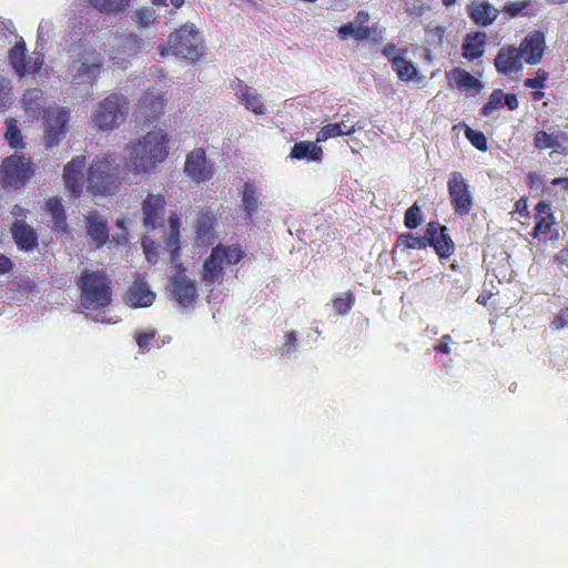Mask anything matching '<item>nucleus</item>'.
I'll return each mask as SVG.
<instances>
[{
	"label": "nucleus",
	"mask_w": 568,
	"mask_h": 568,
	"mask_svg": "<svg viewBox=\"0 0 568 568\" xmlns=\"http://www.w3.org/2000/svg\"><path fill=\"white\" fill-rule=\"evenodd\" d=\"M155 334V331H143L138 333L135 338L138 347L142 349L146 348L149 344L154 341Z\"/></svg>",
	"instance_id": "49"
},
{
	"label": "nucleus",
	"mask_w": 568,
	"mask_h": 568,
	"mask_svg": "<svg viewBox=\"0 0 568 568\" xmlns=\"http://www.w3.org/2000/svg\"><path fill=\"white\" fill-rule=\"evenodd\" d=\"M165 200L162 194L149 193L143 201V225L148 231H153L163 221Z\"/></svg>",
	"instance_id": "19"
},
{
	"label": "nucleus",
	"mask_w": 568,
	"mask_h": 568,
	"mask_svg": "<svg viewBox=\"0 0 568 568\" xmlns=\"http://www.w3.org/2000/svg\"><path fill=\"white\" fill-rule=\"evenodd\" d=\"M131 0H89L91 7L100 12L118 13L128 9Z\"/></svg>",
	"instance_id": "38"
},
{
	"label": "nucleus",
	"mask_w": 568,
	"mask_h": 568,
	"mask_svg": "<svg viewBox=\"0 0 568 568\" xmlns=\"http://www.w3.org/2000/svg\"><path fill=\"white\" fill-rule=\"evenodd\" d=\"M523 58L515 45L501 48L495 58V67L498 73L509 75L521 70Z\"/></svg>",
	"instance_id": "23"
},
{
	"label": "nucleus",
	"mask_w": 568,
	"mask_h": 568,
	"mask_svg": "<svg viewBox=\"0 0 568 568\" xmlns=\"http://www.w3.org/2000/svg\"><path fill=\"white\" fill-rule=\"evenodd\" d=\"M527 185L530 190H538L541 184L542 180L539 173L536 172H529L527 173Z\"/></svg>",
	"instance_id": "53"
},
{
	"label": "nucleus",
	"mask_w": 568,
	"mask_h": 568,
	"mask_svg": "<svg viewBox=\"0 0 568 568\" xmlns=\"http://www.w3.org/2000/svg\"><path fill=\"white\" fill-rule=\"evenodd\" d=\"M87 165L85 155H75L70 160L63 171V181L65 190L71 196L78 199L84 187V168Z\"/></svg>",
	"instance_id": "13"
},
{
	"label": "nucleus",
	"mask_w": 568,
	"mask_h": 568,
	"mask_svg": "<svg viewBox=\"0 0 568 568\" xmlns=\"http://www.w3.org/2000/svg\"><path fill=\"white\" fill-rule=\"evenodd\" d=\"M550 184L554 186H560L565 191H568V176L556 178L552 180V182H550Z\"/></svg>",
	"instance_id": "64"
},
{
	"label": "nucleus",
	"mask_w": 568,
	"mask_h": 568,
	"mask_svg": "<svg viewBox=\"0 0 568 568\" xmlns=\"http://www.w3.org/2000/svg\"><path fill=\"white\" fill-rule=\"evenodd\" d=\"M427 235L429 240L428 246L435 248V252L440 260H448L456 250V245L448 234L447 226H443L438 222L432 221L427 224Z\"/></svg>",
	"instance_id": "14"
},
{
	"label": "nucleus",
	"mask_w": 568,
	"mask_h": 568,
	"mask_svg": "<svg viewBox=\"0 0 568 568\" xmlns=\"http://www.w3.org/2000/svg\"><path fill=\"white\" fill-rule=\"evenodd\" d=\"M524 61L529 65L538 64L546 51V38L542 32L535 30L529 32L517 48Z\"/></svg>",
	"instance_id": "16"
},
{
	"label": "nucleus",
	"mask_w": 568,
	"mask_h": 568,
	"mask_svg": "<svg viewBox=\"0 0 568 568\" xmlns=\"http://www.w3.org/2000/svg\"><path fill=\"white\" fill-rule=\"evenodd\" d=\"M447 78L455 81L460 91L479 90L481 88L480 81L465 69H453L447 72Z\"/></svg>",
	"instance_id": "30"
},
{
	"label": "nucleus",
	"mask_w": 568,
	"mask_h": 568,
	"mask_svg": "<svg viewBox=\"0 0 568 568\" xmlns=\"http://www.w3.org/2000/svg\"><path fill=\"white\" fill-rule=\"evenodd\" d=\"M184 172L196 183H204L214 174L213 164L207 161L203 148H196L186 155Z\"/></svg>",
	"instance_id": "12"
},
{
	"label": "nucleus",
	"mask_w": 568,
	"mask_h": 568,
	"mask_svg": "<svg viewBox=\"0 0 568 568\" xmlns=\"http://www.w3.org/2000/svg\"><path fill=\"white\" fill-rule=\"evenodd\" d=\"M237 93L241 94L242 103L244 104L246 110L255 114L265 113V106L261 100V97L255 94V92L252 91L251 87L241 83Z\"/></svg>",
	"instance_id": "34"
},
{
	"label": "nucleus",
	"mask_w": 568,
	"mask_h": 568,
	"mask_svg": "<svg viewBox=\"0 0 568 568\" xmlns=\"http://www.w3.org/2000/svg\"><path fill=\"white\" fill-rule=\"evenodd\" d=\"M371 16L366 10H359L357 14H355L354 22L357 26H367Z\"/></svg>",
	"instance_id": "57"
},
{
	"label": "nucleus",
	"mask_w": 568,
	"mask_h": 568,
	"mask_svg": "<svg viewBox=\"0 0 568 568\" xmlns=\"http://www.w3.org/2000/svg\"><path fill=\"white\" fill-rule=\"evenodd\" d=\"M153 20H154V14L150 10L140 9L135 12V21L138 22L139 26H141L143 28H146L148 26H150L153 22Z\"/></svg>",
	"instance_id": "50"
},
{
	"label": "nucleus",
	"mask_w": 568,
	"mask_h": 568,
	"mask_svg": "<svg viewBox=\"0 0 568 568\" xmlns=\"http://www.w3.org/2000/svg\"><path fill=\"white\" fill-rule=\"evenodd\" d=\"M566 326H568V322H567L565 315L560 312L559 314L556 315V317L552 322V327L557 331H560V329L565 328Z\"/></svg>",
	"instance_id": "59"
},
{
	"label": "nucleus",
	"mask_w": 568,
	"mask_h": 568,
	"mask_svg": "<svg viewBox=\"0 0 568 568\" xmlns=\"http://www.w3.org/2000/svg\"><path fill=\"white\" fill-rule=\"evenodd\" d=\"M447 190L452 210L459 217L467 216L473 210V196L469 185L460 172L449 173Z\"/></svg>",
	"instance_id": "10"
},
{
	"label": "nucleus",
	"mask_w": 568,
	"mask_h": 568,
	"mask_svg": "<svg viewBox=\"0 0 568 568\" xmlns=\"http://www.w3.org/2000/svg\"><path fill=\"white\" fill-rule=\"evenodd\" d=\"M186 268L182 263H176V272L169 282V292L175 302L187 307L194 304L196 298V286L192 278L186 276Z\"/></svg>",
	"instance_id": "11"
},
{
	"label": "nucleus",
	"mask_w": 568,
	"mask_h": 568,
	"mask_svg": "<svg viewBox=\"0 0 568 568\" xmlns=\"http://www.w3.org/2000/svg\"><path fill=\"white\" fill-rule=\"evenodd\" d=\"M467 13L474 24L487 28L496 21L499 10L488 0H474L467 6Z\"/></svg>",
	"instance_id": "21"
},
{
	"label": "nucleus",
	"mask_w": 568,
	"mask_h": 568,
	"mask_svg": "<svg viewBox=\"0 0 568 568\" xmlns=\"http://www.w3.org/2000/svg\"><path fill=\"white\" fill-rule=\"evenodd\" d=\"M141 44V39L135 34L124 36L122 41L116 45L113 53L110 54V60L119 69H125L129 58L133 57Z\"/></svg>",
	"instance_id": "25"
},
{
	"label": "nucleus",
	"mask_w": 568,
	"mask_h": 568,
	"mask_svg": "<svg viewBox=\"0 0 568 568\" xmlns=\"http://www.w3.org/2000/svg\"><path fill=\"white\" fill-rule=\"evenodd\" d=\"M103 68V54L94 47L79 41L71 48L70 74L72 83L93 87L97 84Z\"/></svg>",
	"instance_id": "3"
},
{
	"label": "nucleus",
	"mask_w": 568,
	"mask_h": 568,
	"mask_svg": "<svg viewBox=\"0 0 568 568\" xmlns=\"http://www.w3.org/2000/svg\"><path fill=\"white\" fill-rule=\"evenodd\" d=\"M530 7V0H519L507 2L504 7V11L510 17H526L529 14L528 9Z\"/></svg>",
	"instance_id": "44"
},
{
	"label": "nucleus",
	"mask_w": 568,
	"mask_h": 568,
	"mask_svg": "<svg viewBox=\"0 0 568 568\" xmlns=\"http://www.w3.org/2000/svg\"><path fill=\"white\" fill-rule=\"evenodd\" d=\"M373 29L368 26H357L353 22H347L338 28V38L341 40H348L353 38L355 41L368 40L372 37Z\"/></svg>",
	"instance_id": "33"
},
{
	"label": "nucleus",
	"mask_w": 568,
	"mask_h": 568,
	"mask_svg": "<svg viewBox=\"0 0 568 568\" xmlns=\"http://www.w3.org/2000/svg\"><path fill=\"white\" fill-rule=\"evenodd\" d=\"M129 102L125 95L112 93L99 102L93 112V122L100 131H113L125 121Z\"/></svg>",
	"instance_id": "7"
},
{
	"label": "nucleus",
	"mask_w": 568,
	"mask_h": 568,
	"mask_svg": "<svg viewBox=\"0 0 568 568\" xmlns=\"http://www.w3.org/2000/svg\"><path fill=\"white\" fill-rule=\"evenodd\" d=\"M169 49L189 61H200L204 53V42L201 34L192 27L176 29L168 39Z\"/></svg>",
	"instance_id": "8"
},
{
	"label": "nucleus",
	"mask_w": 568,
	"mask_h": 568,
	"mask_svg": "<svg viewBox=\"0 0 568 568\" xmlns=\"http://www.w3.org/2000/svg\"><path fill=\"white\" fill-rule=\"evenodd\" d=\"M241 194L245 220L252 222L253 215L258 206V195L254 184L251 182H244Z\"/></svg>",
	"instance_id": "31"
},
{
	"label": "nucleus",
	"mask_w": 568,
	"mask_h": 568,
	"mask_svg": "<svg viewBox=\"0 0 568 568\" xmlns=\"http://www.w3.org/2000/svg\"><path fill=\"white\" fill-rule=\"evenodd\" d=\"M245 256L240 244H217L203 263L202 280L206 286L221 283L224 275V263L237 264Z\"/></svg>",
	"instance_id": "5"
},
{
	"label": "nucleus",
	"mask_w": 568,
	"mask_h": 568,
	"mask_svg": "<svg viewBox=\"0 0 568 568\" xmlns=\"http://www.w3.org/2000/svg\"><path fill=\"white\" fill-rule=\"evenodd\" d=\"M181 237V233H171L166 240V246L171 248V261L175 263L179 258V253L181 252V246L179 245V239Z\"/></svg>",
	"instance_id": "48"
},
{
	"label": "nucleus",
	"mask_w": 568,
	"mask_h": 568,
	"mask_svg": "<svg viewBox=\"0 0 568 568\" xmlns=\"http://www.w3.org/2000/svg\"><path fill=\"white\" fill-rule=\"evenodd\" d=\"M11 236L21 252H32L39 245L38 234L34 227L27 224V222L17 220L10 227Z\"/></svg>",
	"instance_id": "20"
},
{
	"label": "nucleus",
	"mask_w": 568,
	"mask_h": 568,
	"mask_svg": "<svg viewBox=\"0 0 568 568\" xmlns=\"http://www.w3.org/2000/svg\"><path fill=\"white\" fill-rule=\"evenodd\" d=\"M27 60V48L26 43L21 40L18 41L13 48L9 51V62L11 67L16 70L18 73L19 70H23V64Z\"/></svg>",
	"instance_id": "40"
},
{
	"label": "nucleus",
	"mask_w": 568,
	"mask_h": 568,
	"mask_svg": "<svg viewBox=\"0 0 568 568\" xmlns=\"http://www.w3.org/2000/svg\"><path fill=\"white\" fill-rule=\"evenodd\" d=\"M354 302L355 297L353 293L348 291L345 294L335 296L333 298V308L335 313L344 315L351 312Z\"/></svg>",
	"instance_id": "43"
},
{
	"label": "nucleus",
	"mask_w": 568,
	"mask_h": 568,
	"mask_svg": "<svg viewBox=\"0 0 568 568\" xmlns=\"http://www.w3.org/2000/svg\"><path fill=\"white\" fill-rule=\"evenodd\" d=\"M44 211L49 216L48 227L58 235H67L69 225L63 201L58 196H51L45 201Z\"/></svg>",
	"instance_id": "17"
},
{
	"label": "nucleus",
	"mask_w": 568,
	"mask_h": 568,
	"mask_svg": "<svg viewBox=\"0 0 568 568\" xmlns=\"http://www.w3.org/2000/svg\"><path fill=\"white\" fill-rule=\"evenodd\" d=\"M9 89L6 84V80L0 78V112L4 111L9 100Z\"/></svg>",
	"instance_id": "51"
},
{
	"label": "nucleus",
	"mask_w": 568,
	"mask_h": 568,
	"mask_svg": "<svg viewBox=\"0 0 568 568\" xmlns=\"http://www.w3.org/2000/svg\"><path fill=\"white\" fill-rule=\"evenodd\" d=\"M79 303L89 312H102L113 301V283L103 270L84 268L77 278Z\"/></svg>",
	"instance_id": "1"
},
{
	"label": "nucleus",
	"mask_w": 568,
	"mask_h": 568,
	"mask_svg": "<svg viewBox=\"0 0 568 568\" xmlns=\"http://www.w3.org/2000/svg\"><path fill=\"white\" fill-rule=\"evenodd\" d=\"M296 344V334L294 331H291L285 335V345L288 346V351H294Z\"/></svg>",
	"instance_id": "61"
},
{
	"label": "nucleus",
	"mask_w": 568,
	"mask_h": 568,
	"mask_svg": "<svg viewBox=\"0 0 568 568\" xmlns=\"http://www.w3.org/2000/svg\"><path fill=\"white\" fill-rule=\"evenodd\" d=\"M465 135L470 142L471 146L478 149L479 151H486L488 149L487 138L484 132L476 131L467 126Z\"/></svg>",
	"instance_id": "45"
},
{
	"label": "nucleus",
	"mask_w": 568,
	"mask_h": 568,
	"mask_svg": "<svg viewBox=\"0 0 568 568\" xmlns=\"http://www.w3.org/2000/svg\"><path fill=\"white\" fill-rule=\"evenodd\" d=\"M429 245L427 230L424 231V236H417L412 233H403L398 235L396 245L394 247L402 250H424Z\"/></svg>",
	"instance_id": "35"
},
{
	"label": "nucleus",
	"mask_w": 568,
	"mask_h": 568,
	"mask_svg": "<svg viewBox=\"0 0 568 568\" xmlns=\"http://www.w3.org/2000/svg\"><path fill=\"white\" fill-rule=\"evenodd\" d=\"M121 183V169L111 155H98L87 173V190L93 195H112Z\"/></svg>",
	"instance_id": "4"
},
{
	"label": "nucleus",
	"mask_w": 568,
	"mask_h": 568,
	"mask_svg": "<svg viewBox=\"0 0 568 568\" xmlns=\"http://www.w3.org/2000/svg\"><path fill=\"white\" fill-rule=\"evenodd\" d=\"M153 245H154L153 243H151V244H146L145 242L143 243L145 257L149 261H153V258L156 256L155 247Z\"/></svg>",
	"instance_id": "62"
},
{
	"label": "nucleus",
	"mask_w": 568,
	"mask_h": 568,
	"mask_svg": "<svg viewBox=\"0 0 568 568\" xmlns=\"http://www.w3.org/2000/svg\"><path fill=\"white\" fill-rule=\"evenodd\" d=\"M166 99L161 93L146 91L144 97L140 98L135 114L145 123H153L159 116L164 114Z\"/></svg>",
	"instance_id": "15"
},
{
	"label": "nucleus",
	"mask_w": 568,
	"mask_h": 568,
	"mask_svg": "<svg viewBox=\"0 0 568 568\" xmlns=\"http://www.w3.org/2000/svg\"><path fill=\"white\" fill-rule=\"evenodd\" d=\"M14 268V263L6 255L0 253V275H6Z\"/></svg>",
	"instance_id": "54"
},
{
	"label": "nucleus",
	"mask_w": 568,
	"mask_h": 568,
	"mask_svg": "<svg viewBox=\"0 0 568 568\" xmlns=\"http://www.w3.org/2000/svg\"><path fill=\"white\" fill-rule=\"evenodd\" d=\"M397 50L394 43H386L384 44L382 49V53L384 57L388 58L389 60L394 58L393 53Z\"/></svg>",
	"instance_id": "63"
},
{
	"label": "nucleus",
	"mask_w": 568,
	"mask_h": 568,
	"mask_svg": "<svg viewBox=\"0 0 568 568\" xmlns=\"http://www.w3.org/2000/svg\"><path fill=\"white\" fill-rule=\"evenodd\" d=\"M555 258L560 267L565 266L568 270V245L558 251Z\"/></svg>",
	"instance_id": "56"
},
{
	"label": "nucleus",
	"mask_w": 568,
	"mask_h": 568,
	"mask_svg": "<svg viewBox=\"0 0 568 568\" xmlns=\"http://www.w3.org/2000/svg\"><path fill=\"white\" fill-rule=\"evenodd\" d=\"M168 135L163 131H149L131 144L129 165L135 173H152L155 166L165 161L169 148Z\"/></svg>",
	"instance_id": "2"
},
{
	"label": "nucleus",
	"mask_w": 568,
	"mask_h": 568,
	"mask_svg": "<svg viewBox=\"0 0 568 568\" xmlns=\"http://www.w3.org/2000/svg\"><path fill=\"white\" fill-rule=\"evenodd\" d=\"M216 225V215L212 211L202 210L195 221L196 245H213L217 237Z\"/></svg>",
	"instance_id": "18"
},
{
	"label": "nucleus",
	"mask_w": 568,
	"mask_h": 568,
	"mask_svg": "<svg viewBox=\"0 0 568 568\" xmlns=\"http://www.w3.org/2000/svg\"><path fill=\"white\" fill-rule=\"evenodd\" d=\"M505 97V92L501 89H495L491 91L488 97L487 103L484 104L480 109V114L484 116H489L493 112L500 109L503 106V98Z\"/></svg>",
	"instance_id": "42"
},
{
	"label": "nucleus",
	"mask_w": 568,
	"mask_h": 568,
	"mask_svg": "<svg viewBox=\"0 0 568 568\" xmlns=\"http://www.w3.org/2000/svg\"><path fill=\"white\" fill-rule=\"evenodd\" d=\"M404 226L409 230H415L420 226L423 222L422 209L417 202L413 203L410 207L404 212Z\"/></svg>",
	"instance_id": "41"
},
{
	"label": "nucleus",
	"mask_w": 568,
	"mask_h": 568,
	"mask_svg": "<svg viewBox=\"0 0 568 568\" xmlns=\"http://www.w3.org/2000/svg\"><path fill=\"white\" fill-rule=\"evenodd\" d=\"M392 70L397 73L398 79L402 81H412L418 79V69L414 67L413 62L402 55L390 59Z\"/></svg>",
	"instance_id": "32"
},
{
	"label": "nucleus",
	"mask_w": 568,
	"mask_h": 568,
	"mask_svg": "<svg viewBox=\"0 0 568 568\" xmlns=\"http://www.w3.org/2000/svg\"><path fill=\"white\" fill-rule=\"evenodd\" d=\"M155 295L145 282H138L129 287L125 300L134 307H145L153 304Z\"/></svg>",
	"instance_id": "28"
},
{
	"label": "nucleus",
	"mask_w": 568,
	"mask_h": 568,
	"mask_svg": "<svg viewBox=\"0 0 568 568\" xmlns=\"http://www.w3.org/2000/svg\"><path fill=\"white\" fill-rule=\"evenodd\" d=\"M535 211L536 225L532 230V236H546L555 225V216L551 212L550 203L545 200H540L537 203Z\"/></svg>",
	"instance_id": "26"
},
{
	"label": "nucleus",
	"mask_w": 568,
	"mask_h": 568,
	"mask_svg": "<svg viewBox=\"0 0 568 568\" xmlns=\"http://www.w3.org/2000/svg\"><path fill=\"white\" fill-rule=\"evenodd\" d=\"M87 235L93 241L97 248L103 246L109 241V227L106 219L100 216L97 211L85 216Z\"/></svg>",
	"instance_id": "24"
},
{
	"label": "nucleus",
	"mask_w": 568,
	"mask_h": 568,
	"mask_svg": "<svg viewBox=\"0 0 568 568\" xmlns=\"http://www.w3.org/2000/svg\"><path fill=\"white\" fill-rule=\"evenodd\" d=\"M43 60L41 55L38 57H29L24 63V70H19L18 75L20 78L26 77L27 74L37 73L42 67Z\"/></svg>",
	"instance_id": "46"
},
{
	"label": "nucleus",
	"mask_w": 568,
	"mask_h": 568,
	"mask_svg": "<svg viewBox=\"0 0 568 568\" xmlns=\"http://www.w3.org/2000/svg\"><path fill=\"white\" fill-rule=\"evenodd\" d=\"M504 105L508 108L510 111H515L518 109V99L517 95L514 93L505 94L504 97Z\"/></svg>",
	"instance_id": "55"
},
{
	"label": "nucleus",
	"mask_w": 568,
	"mask_h": 568,
	"mask_svg": "<svg viewBox=\"0 0 568 568\" xmlns=\"http://www.w3.org/2000/svg\"><path fill=\"white\" fill-rule=\"evenodd\" d=\"M534 145L539 151L551 149L558 154L566 155L568 149V133L564 131H557L555 133L536 131Z\"/></svg>",
	"instance_id": "22"
},
{
	"label": "nucleus",
	"mask_w": 568,
	"mask_h": 568,
	"mask_svg": "<svg viewBox=\"0 0 568 568\" xmlns=\"http://www.w3.org/2000/svg\"><path fill=\"white\" fill-rule=\"evenodd\" d=\"M487 36L485 32H473L466 36L462 43V55L468 61H475L485 53Z\"/></svg>",
	"instance_id": "27"
},
{
	"label": "nucleus",
	"mask_w": 568,
	"mask_h": 568,
	"mask_svg": "<svg viewBox=\"0 0 568 568\" xmlns=\"http://www.w3.org/2000/svg\"><path fill=\"white\" fill-rule=\"evenodd\" d=\"M169 226H171V233H181L179 230L181 229V217H179L175 213L169 216Z\"/></svg>",
	"instance_id": "58"
},
{
	"label": "nucleus",
	"mask_w": 568,
	"mask_h": 568,
	"mask_svg": "<svg viewBox=\"0 0 568 568\" xmlns=\"http://www.w3.org/2000/svg\"><path fill=\"white\" fill-rule=\"evenodd\" d=\"M42 119H44V143L47 149H51L63 141L70 112L62 106H48L42 111Z\"/></svg>",
	"instance_id": "9"
},
{
	"label": "nucleus",
	"mask_w": 568,
	"mask_h": 568,
	"mask_svg": "<svg viewBox=\"0 0 568 568\" xmlns=\"http://www.w3.org/2000/svg\"><path fill=\"white\" fill-rule=\"evenodd\" d=\"M37 166L24 155H8L0 164V184L7 191L26 185L36 174Z\"/></svg>",
	"instance_id": "6"
},
{
	"label": "nucleus",
	"mask_w": 568,
	"mask_h": 568,
	"mask_svg": "<svg viewBox=\"0 0 568 568\" xmlns=\"http://www.w3.org/2000/svg\"><path fill=\"white\" fill-rule=\"evenodd\" d=\"M323 150L312 141H300L294 143L291 150V158L295 160H306L318 162L322 160Z\"/></svg>",
	"instance_id": "29"
},
{
	"label": "nucleus",
	"mask_w": 568,
	"mask_h": 568,
	"mask_svg": "<svg viewBox=\"0 0 568 568\" xmlns=\"http://www.w3.org/2000/svg\"><path fill=\"white\" fill-rule=\"evenodd\" d=\"M450 342H452V337L449 334L443 335L439 339V343L435 346V351L437 353L448 355L450 353V347H449Z\"/></svg>",
	"instance_id": "52"
},
{
	"label": "nucleus",
	"mask_w": 568,
	"mask_h": 568,
	"mask_svg": "<svg viewBox=\"0 0 568 568\" xmlns=\"http://www.w3.org/2000/svg\"><path fill=\"white\" fill-rule=\"evenodd\" d=\"M42 91L39 88L28 89L22 95L21 102L29 114H39L42 108Z\"/></svg>",
	"instance_id": "37"
},
{
	"label": "nucleus",
	"mask_w": 568,
	"mask_h": 568,
	"mask_svg": "<svg viewBox=\"0 0 568 568\" xmlns=\"http://www.w3.org/2000/svg\"><path fill=\"white\" fill-rule=\"evenodd\" d=\"M515 210L520 215H527L528 214V212H527V200L525 197H521V199L517 200V202L515 204Z\"/></svg>",
	"instance_id": "60"
},
{
	"label": "nucleus",
	"mask_w": 568,
	"mask_h": 568,
	"mask_svg": "<svg viewBox=\"0 0 568 568\" xmlns=\"http://www.w3.org/2000/svg\"><path fill=\"white\" fill-rule=\"evenodd\" d=\"M354 132L353 126H349L343 122L325 124L317 134V142L327 141L343 135H351Z\"/></svg>",
	"instance_id": "36"
},
{
	"label": "nucleus",
	"mask_w": 568,
	"mask_h": 568,
	"mask_svg": "<svg viewBox=\"0 0 568 568\" xmlns=\"http://www.w3.org/2000/svg\"><path fill=\"white\" fill-rule=\"evenodd\" d=\"M548 79V73L542 69H538L536 72V77L527 78L524 82L525 88L530 89H541L546 88V81Z\"/></svg>",
	"instance_id": "47"
},
{
	"label": "nucleus",
	"mask_w": 568,
	"mask_h": 568,
	"mask_svg": "<svg viewBox=\"0 0 568 568\" xmlns=\"http://www.w3.org/2000/svg\"><path fill=\"white\" fill-rule=\"evenodd\" d=\"M6 124V140L8 141L10 149H23V140L21 131L18 128V121L14 118H8Z\"/></svg>",
	"instance_id": "39"
}]
</instances>
